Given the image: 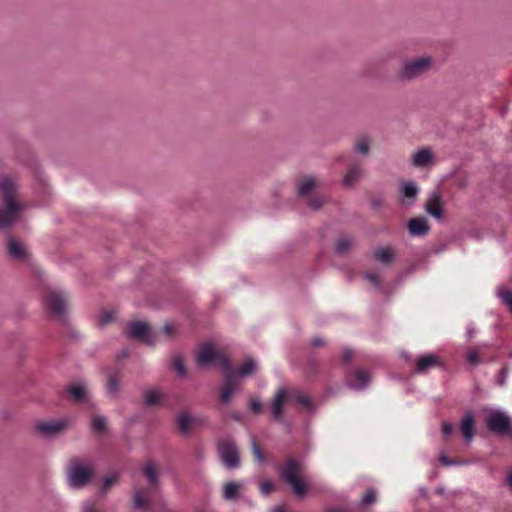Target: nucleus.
Here are the masks:
<instances>
[{
  "label": "nucleus",
  "instance_id": "obj_1",
  "mask_svg": "<svg viewBox=\"0 0 512 512\" xmlns=\"http://www.w3.org/2000/svg\"><path fill=\"white\" fill-rule=\"evenodd\" d=\"M17 181L7 175H0V230H9L20 219L26 206L19 199Z\"/></svg>",
  "mask_w": 512,
  "mask_h": 512
},
{
  "label": "nucleus",
  "instance_id": "obj_2",
  "mask_svg": "<svg viewBox=\"0 0 512 512\" xmlns=\"http://www.w3.org/2000/svg\"><path fill=\"white\" fill-rule=\"evenodd\" d=\"M434 59L430 55L411 58L401 63L395 73V80L399 83L411 82L432 70Z\"/></svg>",
  "mask_w": 512,
  "mask_h": 512
},
{
  "label": "nucleus",
  "instance_id": "obj_3",
  "mask_svg": "<svg viewBox=\"0 0 512 512\" xmlns=\"http://www.w3.org/2000/svg\"><path fill=\"white\" fill-rule=\"evenodd\" d=\"M94 475L93 463L89 460H82L79 457H72L67 468V481L72 488H83L89 484Z\"/></svg>",
  "mask_w": 512,
  "mask_h": 512
},
{
  "label": "nucleus",
  "instance_id": "obj_4",
  "mask_svg": "<svg viewBox=\"0 0 512 512\" xmlns=\"http://www.w3.org/2000/svg\"><path fill=\"white\" fill-rule=\"evenodd\" d=\"M487 430L495 436L512 439V419L501 410H491L486 418Z\"/></svg>",
  "mask_w": 512,
  "mask_h": 512
},
{
  "label": "nucleus",
  "instance_id": "obj_5",
  "mask_svg": "<svg viewBox=\"0 0 512 512\" xmlns=\"http://www.w3.org/2000/svg\"><path fill=\"white\" fill-rule=\"evenodd\" d=\"M125 334L128 338L137 340L150 347L155 346L157 342V337L151 331L150 325L144 321L128 322Z\"/></svg>",
  "mask_w": 512,
  "mask_h": 512
},
{
  "label": "nucleus",
  "instance_id": "obj_6",
  "mask_svg": "<svg viewBox=\"0 0 512 512\" xmlns=\"http://www.w3.org/2000/svg\"><path fill=\"white\" fill-rule=\"evenodd\" d=\"M70 426L71 421L67 418L40 420L35 423L34 430L42 437L52 439L64 433Z\"/></svg>",
  "mask_w": 512,
  "mask_h": 512
},
{
  "label": "nucleus",
  "instance_id": "obj_7",
  "mask_svg": "<svg viewBox=\"0 0 512 512\" xmlns=\"http://www.w3.org/2000/svg\"><path fill=\"white\" fill-rule=\"evenodd\" d=\"M217 449L220 459L226 468L235 469L240 466L239 450L233 440L225 439L220 441Z\"/></svg>",
  "mask_w": 512,
  "mask_h": 512
},
{
  "label": "nucleus",
  "instance_id": "obj_8",
  "mask_svg": "<svg viewBox=\"0 0 512 512\" xmlns=\"http://www.w3.org/2000/svg\"><path fill=\"white\" fill-rule=\"evenodd\" d=\"M6 254L15 261L28 262L31 259V254L26 246L13 236L7 238Z\"/></svg>",
  "mask_w": 512,
  "mask_h": 512
},
{
  "label": "nucleus",
  "instance_id": "obj_9",
  "mask_svg": "<svg viewBox=\"0 0 512 512\" xmlns=\"http://www.w3.org/2000/svg\"><path fill=\"white\" fill-rule=\"evenodd\" d=\"M219 351L210 342L201 344L199 352L195 357L196 364L199 368H208L217 360Z\"/></svg>",
  "mask_w": 512,
  "mask_h": 512
},
{
  "label": "nucleus",
  "instance_id": "obj_10",
  "mask_svg": "<svg viewBox=\"0 0 512 512\" xmlns=\"http://www.w3.org/2000/svg\"><path fill=\"white\" fill-rule=\"evenodd\" d=\"M288 400V388L281 387L270 402V414L273 421L283 420L284 403Z\"/></svg>",
  "mask_w": 512,
  "mask_h": 512
},
{
  "label": "nucleus",
  "instance_id": "obj_11",
  "mask_svg": "<svg viewBox=\"0 0 512 512\" xmlns=\"http://www.w3.org/2000/svg\"><path fill=\"white\" fill-rule=\"evenodd\" d=\"M444 201L441 193L437 190L431 192L428 200L424 205L425 211L435 219H442L444 215Z\"/></svg>",
  "mask_w": 512,
  "mask_h": 512
},
{
  "label": "nucleus",
  "instance_id": "obj_12",
  "mask_svg": "<svg viewBox=\"0 0 512 512\" xmlns=\"http://www.w3.org/2000/svg\"><path fill=\"white\" fill-rule=\"evenodd\" d=\"M46 304L48 309L59 317H64L67 312V304L64 296L55 291H51L46 295Z\"/></svg>",
  "mask_w": 512,
  "mask_h": 512
},
{
  "label": "nucleus",
  "instance_id": "obj_13",
  "mask_svg": "<svg viewBox=\"0 0 512 512\" xmlns=\"http://www.w3.org/2000/svg\"><path fill=\"white\" fill-rule=\"evenodd\" d=\"M399 193L401 203L405 206H412L416 202L419 188L414 181L402 182Z\"/></svg>",
  "mask_w": 512,
  "mask_h": 512
},
{
  "label": "nucleus",
  "instance_id": "obj_14",
  "mask_svg": "<svg viewBox=\"0 0 512 512\" xmlns=\"http://www.w3.org/2000/svg\"><path fill=\"white\" fill-rule=\"evenodd\" d=\"M309 484L304 476H294L290 465V489L298 500H303L309 492Z\"/></svg>",
  "mask_w": 512,
  "mask_h": 512
},
{
  "label": "nucleus",
  "instance_id": "obj_15",
  "mask_svg": "<svg viewBox=\"0 0 512 512\" xmlns=\"http://www.w3.org/2000/svg\"><path fill=\"white\" fill-rule=\"evenodd\" d=\"M407 229L412 237L425 236L430 231L428 220L424 216L413 217L407 222Z\"/></svg>",
  "mask_w": 512,
  "mask_h": 512
},
{
  "label": "nucleus",
  "instance_id": "obj_16",
  "mask_svg": "<svg viewBox=\"0 0 512 512\" xmlns=\"http://www.w3.org/2000/svg\"><path fill=\"white\" fill-rule=\"evenodd\" d=\"M316 178L312 175L305 176L303 179L296 182V193L299 198L305 199L312 195L313 190L317 188Z\"/></svg>",
  "mask_w": 512,
  "mask_h": 512
},
{
  "label": "nucleus",
  "instance_id": "obj_17",
  "mask_svg": "<svg viewBox=\"0 0 512 512\" xmlns=\"http://www.w3.org/2000/svg\"><path fill=\"white\" fill-rule=\"evenodd\" d=\"M460 430L466 443H470L476 431L475 417L472 411H467L465 413L461 420Z\"/></svg>",
  "mask_w": 512,
  "mask_h": 512
},
{
  "label": "nucleus",
  "instance_id": "obj_18",
  "mask_svg": "<svg viewBox=\"0 0 512 512\" xmlns=\"http://www.w3.org/2000/svg\"><path fill=\"white\" fill-rule=\"evenodd\" d=\"M443 366L441 358L436 354H425L417 359L415 373H424L431 367Z\"/></svg>",
  "mask_w": 512,
  "mask_h": 512
},
{
  "label": "nucleus",
  "instance_id": "obj_19",
  "mask_svg": "<svg viewBox=\"0 0 512 512\" xmlns=\"http://www.w3.org/2000/svg\"><path fill=\"white\" fill-rule=\"evenodd\" d=\"M223 378L224 385L220 390L219 398L223 404H228L231 401L233 394L238 390V385L236 383V376H227Z\"/></svg>",
  "mask_w": 512,
  "mask_h": 512
},
{
  "label": "nucleus",
  "instance_id": "obj_20",
  "mask_svg": "<svg viewBox=\"0 0 512 512\" xmlns=\"http://www.w3.org/2000/svg\"><path fill=\"white\" fill-rule=\"evenodd\" d=\"M293 400L309 413H314L316 411V405L311 397L307 394L301 393L299 390H290V403Z\"/></svg>",
  "mask_w": 512,
  "mask_h": 512
},
{
  "label": "nucleus",
  "instance_id": "obj_21",
  "mask_svg": "<svg viewBox=\"0 0 512 512\" xmlns=\"http://www.w3.org/2000/svg\"><path fill=\"white\" fill-rule=\"evenodd\" d=\"M122 374L117 371H109L107 374V391L112 398H118L121 389Z\"/></svg>",
  "mask_w": 512,
  "mask_h": 512
},
{
  "label": "nucleus",
  "instance_id": "obj_22",
  "mask_svg": "<svg viewBox=\"0 0 512 512\" xmlns=\"http://www.w3.org/2000/svg\"><path fill=\"white\" fill-rule=\"evenodd\" d=\"M434 162V155L430 148L419 149L412 159V164L415 167H426Z\"/></svg>",
  "mask_w": 512,
  "mask_h": 512
},
{
  "label": "nucleus",
  "instance_id": "obj_23",
  "mask_svg": "<svg viewBox=\"0 0 512 512\" xmlns=\"http://www.w3.org/2000/svg\"><path fill=\"white\" fill-rule=\"evenodd\" d=\"M66 392L69 393L72 400L75 403H86L88 402V393L86 388L80 384H72L68 385L65 388Z\"/></svg>",
  "mask_w": 512,
  "mask_h": 512
},
{
  "label": "nucleus",
  "instance_id": "obj_24",
  "mask_svg": "<svg viewBox=\"0 0 512 512\" xmlns=\"http://www.w3.org/2000/svg\"><path fill=\"white\" fill-rule=\"evenodd\" d=\"M306 205L312 210V211H319L321 210L327 203L330 201V197L328 195L324 194H312L305 198Z\"/></svg>",
  "mask_w": 512,
  "mask_h": 512
},
{
  "label": "nucleus",
  "instance_id": "obj_25",
  "mask_svg": "<svg viewBox=\"0 0 512 512\" xmlns=\"http://www.w3.org/2000/svg\"><path fill=\"white\" fill-rule=\"evenodd\" d=\"M373 256L376 261L382 264H389L394 260L395 253L391 246L377 247L374 250Z\"/></svg>",
  "mask_w": 512,
  "mask_h": 512
},
{
  "label": "nucleus",
  "instance_id": "obj_26",
  "mask_svg": "<svg viewBox=\"0 0 512 512\" xmlns=\"http://www.w3.org/2000/svg\"><path fill=\"white\" fill-rule=\"evenodd\" d=\"M143 475L148 480L149 484L153 488H158L160 481H159V472L156 467V465L153 462L148 463L143 469H142Z\"/></svg>",
  "mask_w": 512,
  "mask_h": 512
},
{
  "label": "nucleus",
  "instance_id": "obj_27",
  "mask_svg": "<svg viewBox=\"0 0 512 512\" xmlns=\"http://www.w3.org/2000/svg\"><path fill=\"white\" fill-rule=\"evenodd\" d=\"M361 175L362 169L360 166L357 164H351L343 178V184L347 187H350L360 179Z\"/></svg>",
  "mask_w": 512,
  "mask_h": 512
},
{
  "label": "nucleus",
  "instance_id": "obj_28",
  "mask_svg": "<svg viewBox=\"0 0 512 512\" xmlns=\"http://www.w3.org/2000/svg\"><path fill=\"white\" fill-rule=\"evenodd\" d=\"M236 372L237 378H246L257 372V363L253 358H248Z\"/></svg>",
  "mask_w": 512,
  "mask_h": 512
},
{
  "label": "nucleus",
  "instance_id": "obj_29",
  "mask_svg": "<svg viewBox=\"0 0 512 512\" xmlns=\"http://www.w3.org/2000/svg\"><path fill=\"white\" fill-rule=\"evenodd\" d=\"M143 397L147 407H155L161 404L163 395L155 389H147L143 392Z\"/></svg>",
  "mask_w": 512,
  "mask_h": 512
},
{
  "label": "nucleus",
  "instance_id": "obj_30",
  "mask_svg": "<svg viewBox=\"0 0 512 512\" xmlns=\"http://www.w3.org/2000/svg\"><path fill=\"white\" fill-rule=\"evenodd\" d=\"M197 421L187 412H182L177 416V425L182 434L187 435L191 431V423Z\"/></svg>",
  "mask_w": 512,
  "mask_h": 512
},
{
  "label": "nucleus",
  "instance_id": "obj_31",
  "mask_svg": "<svg viewBox=\"0 0 512 512\" xmlns=\"http://www.w3.org/2000/svg\"><path fill=\"white\" fill-rule=\"evenodd\" d=\"M354 152L361 155H368L370 152V138L367 135L358 137L354 145Z\"/></svg>",
  "mask_w": 512,
  "mask_h": 512
},
{
  "label": "nucleus",
  "instance_id": "obj_32",
  "mask_svg": "<svg viewBox=\"0 0 512 512\" xmlns=\"http://www.w3.org/2000/svg\"><path fill=\"white\" fill-rule=\"evenodd\" d=\"M216 361H218L222 367L223 377L236 376V372L232 369L230 359L226 355L220 352Z\"/></svg>",
  "mask_w": 512,
  "mask_h": 512
},
{
  "label": "nucleus",
  "instance_id": "obj_33",
  "mask_svg": "<svg viewBox=\"0 0 512 512\" xmlns=\"http://www.w3.org/2000/svg\"><path fill=\"white\" fill-rule=\"evenodd\" d=\"M354 378L358 381V383L355 386V389L357 390L365 389L370 383V376L363 369L356 370L354 372Z\"/></svg>",
  "mask_w": 512,
  "mask_h": 512
},
{
  "label": "nucleus",
  "instance_id": "obj_34",
  "mask_svg": "<svg viewBox=\"0 0 512 512\" xmlns=\"http://www.w3.org/2000/svg\"><path fill=\"white\" fill-rule=\"evenodd\" d=\"M171 368L175 370L180 377H187V370L184 364V358L180 354H175L173 356Z\"/></svg>",
  "mask_w": 512,
  "mask_h": 512
},
{
  "label": "nucleus",
  "instance_id": "obj_35",
  "mask_svg": "<svg viewBox=\"0 0 512 512\" xmlns=\"http://www.w3.org/2000/svg\"><path fill=\"white\" fill-rule=\"evenodd\" d=\"M133 505L139 509H150V502L144 497V492L139 489L133 495Z\"/></svg>",
  "mask_w": 512,
  "mask_h": 512
},
{
  "label": "nucleus",
  "instance_id": "obj_36",
  "mask_svg": "<svg viewBox=\"0 0 512 512\" xmlns=\"http://www.w3.org/2000/svg\"><path fill=\"white\" fill-rule=\"evenodd\" d=\"M352 246V240L348 237H341L335 245V253L337 255H345L349 252Z\"/></svg>",
  "mask_w": 512,
  "mask_h": 512
},
{
  "label": "nucleus",
  "instance_id": "obj_37",
  "mask_svg": "<svg viewBox=\"0 0 512 512\" xmlns=\"http://www.w3.org/2000/svg\"><path fill=\"white\" fill-rule=\"evenodd\" d=\"M240 486L236 482H228L224 485L223 496L227 500H231L237 497Z\"/></svg>",
  "mask_w": 512,
  "mask_h": 512
},
{
  "label": "nucleus",
  "instance_id": "obj_38",
  "mask_svg": "<svg viewBox=\"0 0 512 512\" xmlns=\"http://www.w3.org/2000/svg\"><path fill=\"white\" fill-rule=\"evenodd\" d=\"M91 428L97 433H103L106 430V419L104 416L96 415L92 418Z\"/></svg>",
  "mask_w": 512,
  "mask_h": 512
},
{
  "label": "nucleus",
  "instance_id": "obj_39",
  "mask_svg": "<svg viewBox=\"0 0 512 512\" xmlns=\"http://www.w3.org/2000/svg\"><path fill=\"white\" fill-rule=\"evenodd\" d=\"M497 295L502 299L503 303L509 308L512 313V291L506 289H499Z\"/></svg>",
  "mask_w": 512,
  "mask_h": 512
},
{
  "label": "nucleus",
  "instance_id": "obj_40",
  "mask_svg": "<svg viewBox=\"0 0 512 512\" xmlns=\"http://www.w3.org/2000/svg\"><path fill=\"white\" fill-rule=\"evenodd\" d=\"M115 320V312L112 310L104 311L100 314L98 323L100 326H106Z\"/></svg>",
  "mask_w": 512,
  "mask_h": 512
},
{
  "label": "nucleus",
  "instance_id": "obj_41",
  "mask_svg": "<svg viewBox=\"0 0 512 512\" xmlns=\"http://www.w3.org/2000/svg\"><path fill=\"white\" fill-rule=\"evenodd\" d=\"M251 448H252V453H253L255 459L257 460V462L259 464H263L264 460H265V456H264V453L262 452L260 446L258 445L256 439L252 440Z\"/></svg>",
  "mask_w": 512,
  "mask_h": 512
},
{
  "label": "nucleus",
  "instance_id": "obj_42",
  "mask_svg": "<svg viewBox=\"0 0 512 512\" xmlns=\"http://www.w3.org/2000/svg\"><path fill=\"white\" fill-rule=\"evenodd\" d=\"M117 481H118V475L117 474L105 477L104 480H103L101 491L103 493H106Z\"/></svg>",
  "mask_w": 512,
  "mask_h": 512
},
{
  "label": "nucleus",
  "instance_id": "obj_43",
  "mask_svg": "<svg viewBox=\"0 0 512 512\" xmlns=\"http://www.w3.org/2000/svg\"><path fill=\"white\" fill-rule=\"evenodd\" d=\"M376 501V491L374 489H368L363 495L361 502L363 505H371Z\"/></svg>",
  "mask_w": 512,
  "mask_h": 512
},
{
  "label": "nucleus",
  "instance_id": "obj_44",
  "mask_svg": "<svg viewBox=\"0 0 512 512\" xmlns=\"http://www.w3.org/2000/svg\"><path fill=\"white\" fill-rule=\"evenodd\" d=\"M275 490V485L273 482L267 480L263 481L260 484V491L263 495L268 496Z\"/></svg>",
  "mask_w": 512,
  "mask_h": 512
},
{
  "label": "nucleus",
  "instance_id": "obj_45",
  "mask_svg": "<svg viewBox=\"0 0 512 512\" xmlns=\"http://www.w3.org/2000/svg\"><path fill=\"white\" fill-rule=\"evenodd\" d=\"M439 461L444 466H454L462 463L461 461L449 458L445 453L440 454Z\"/></svg>",
  "mask_w": 512,
  "mask_h": 512
},
{
  "label": "nucleus",
  "instance_id": "obj_46",
  "mask_svg": "<svg viewBox=\"0 0 512 512\" xmlns=\"http://www.w3.org/2000/svg\"><path fill=\"white\" fill-rule=\"evenodd\" d=\"M291 463H292L293 475L298 476V477L303 476L302 475L303 465L299 461L290 457V464Z\"/></svg>",
  "mask_w": 512,
  "mask_h": 512
},
{
  "label": "nucleus",
  "instance_id": "obj_47",
  "mask_svg": "<svg viewBox=\"0 0 512 512\" xmlns=\"http://www.w3.org/2000/svg\"><path fill=\"white\" fill-rule=\"evenodd\" d=\"M507 376H508V368L506 366L502 367L501 370L499 371V374L497 376V384L499 386H503L506 382V379H507Z\"/></svg>",
  "mask_w": 512,
  "mask_h": 512
},
{
  "label": "nucleus",
  "instance_id": "obj_48",
  "mask_svg": "<svg viewBox=\"0 0 512 512\" xmlns=\"http://www.w3.org/2000/svg\"><path fill=\"white\" fill-rule=\"evenodd\" d=\"M453 430H454V426L452 423L444 421L441 424V431H442L444 438H447L448 436H450L452 434Z\"/></svg>",
  "mask_w": 512,
  "mask_h": 512
},
{
  "label": "nucleus",
  "instance_id": "obj_49",
  "mask_svg": "<svg viewBox=\"0 0 512 512\" xmlns=\"http://www.w3.org/2000/svg\"><path fill=\"white\" fill-rule=\"evenodd\" d=\"M250 408L253 413L260 414L263 411V405L261 401L257 399H252L250 402Z\"/></svg>",
  "mask_w": 512,
  "mask_h": 512
},
{
  "label": "nucleus",
  "instance_id": "obj_50",
  "mask_svg": "<svg viewBox=\"0 0 512 512\" xmlns=\"http://www.w3.org/2000/svg\"><path fill=\"white\" fill-rule=\"evenodd\" d=\"M364 278L369 280L371 282L372 285H374L375 287L377 288H380L381 286V283H380V280L378 278V276L374 273H365L364 274Z\"/></svg>",
  "mask_w": 512,
  "mask_h": 512
},
{
  "label": "nucleus",
  "instance_id": "obj_51",
  "mask_svg": "<svg viewBox=\"0 0 512 512\" xmlns=\"http://www.w3.org/2000/svg\"><path fill=\"white\" fill-rule=\"evenodd\" d=\"M468 361L472 364V365H478L480 364L481 362V358L480 356L478 355L477 352L475 351H470L469 354H468Z\"/></svg>",
  "mask_w": 512,
  "mask_h": 512
},
{
  "label": "nucleus",
  "instance_id": "obj_52",
  "mask_svg": "<svg viewBox=\"0 0 512 512\" xmlns=\"http://www.w3.org/2000/svg\"><path fill=\"white\" fill-rule=\"evenodd\" d=\"M383 203L384 200L380 196H374L370 200V204L373 209H379L380 207H382Z\"/></svg>",
  "mask_w": 512,
  "mask_h": 512
},
{
  "label": "nucleus",
  "instance_id": "obj_53",
  "mask_svg": "<svg viewBox=\"0 0 512 512\" xmlns=\"http://www.w3.org/2000/svg\"><path fill=\"white\" fill-rule=\"evenodd\" d=\"M280 477L286 483H288V460H286L280 468Z\"/></svg>",
  "mask_w": 512,
  "mask_h": 512
},
{
  "label": "nucleus",
  "instance_id": "obj_54",
  "mask_svg": "<svg viewBox=\"0 0 512 512\" xmlns=\"http://www.w3.org/2000/svg\"><path fill=\"white\" fill-rule=\"evenodd\" d=\"M353 357V350L350 348H346L343 351V362L349 363Z\"/></svg>",
  "mask_w": 512,
  "mask_h": 512
},
{
  "label": "nucleus",
  "instance_id": "obj_55",
  "mask_svg": "<svg viewBox=\"0 0 512 512\" xmlns=\"http://www.w3.org/2000/svg\"><path fill=\"white\" fill-rule=\"evenodd\" d=\"M163 333L168 336V337H172V334H173V325L170 324V323H166L164 326H163Z\"/></svg>",
  "mask_w": 512,
  "mask_h": 512
},
{
  "label": "nucleus",
  "instance_id": "obj_56",
  "mask_svg": "<svg viewBox=\"0 0 512 512\" xmlns=\"http://www.w3.org/2000/svg\"><path fill=\"white\" fill-rule=\"evenodd\" d=\"M311 345L313 347L324 346L325 345V341L322 338H320V337H315V338L312 339Z\"/></svg>",
  "mask_w": 512,
  "mask_h": 512
},
{
  "label": "nucleus",
  "instance_id": "obj_57",
  "mask_svg": "<svg viewBox=\"0 0 512 512\" xmlns=\"http://www.w3.org/2000/svg\"><path fill=\"white\" fill-rule=\"evenodd\" d=\"M82 512H97L94 504L86 503L83 507Z\"/></svg>",
  "mask_w": 512,
  "mask_h": 512
},
{
  "label": "nucleus",
  "instance_id": "obj_58",
  "mask_svg": "<svg viewBox=\"0 0 512 512\" xmlns=\"http://www.w3.org/2000/svg\"><path fill=\"white\" fill-rule=\"evenodd\" d=\"M271 512H287L284 505L275 506L271 509Z\"/></svg>",
  "mask_w": 512,
  "mask_h": 512
},
{
  "label": "nucleus",
  "instance_id": "obj_59",
  "mask_svg": "<svg viewBox=\"0 0 512 512\" xmlns=\"http://www.w3.org/2000/svg\"><path fill=\"white\" fill-rule=\"evenodd\" d=\"M506 483L512 491V470L509 472L507 476Z\"/></svg>",
  "mask_w": 512,
  "mask_h": 512
},
{
  "label": "nucleus",
  "instance_id": "obj_60",
  "mask_svg": "<svg viewBox=\"0 0 512 512\" xmlns=\"http://www.w3.org/2000/svg\"><path fill=\"white\" fill-rule=\"evenodd\" d=\"M129 355V352L127 350H123L121 351V353L117 356V360H120L121 358H126L128 357Z\"/></svg>",
  "mask_w": 512,
  "mask_h": 512
},
{
  "label": "nucleus",
  "instance_id": "obj_61",
  "mask_svg": "<svg viewBox=\"0 0 512 512\" xmlns=\"http://www.w3.org/2000/svg\"><path fill=\"white\" fill-rule=\"evenodd\" d=\"M435 492H436L437 494H441V495H442V494H444L445 489H444L443 487H438V488L435 490Z\"/></svg>",
  "mask_w": 512,
  "mask_h": 512
},
{
  "label": "nucleus",
  "instance_id": "obj_62",
  "mask_svg": "<svg viewBox=\"0 0 512 512\" xmlns=\"http://www.w3.org/2000/svg\"><path fill=\"white\" fill-rule=\"evenodd\" d=\"M310 365H311V367L314 369V368H316V367H317V365H318V364H317V361H316V360H311V361H310Z\"/></svg>",
  "mask_w": 512,
  "mask_h": 512
},
{
  "label": "nucleus",
  "instance_id": "obj_63",
  "mask_svg": "<svg viewBox=\"0 0 512 512\" xmlns=\"http://www.w3.org/2000/svg\"><path fill=\"white\" fill-rule=\"evenodd\" d=\"M327 512H343V510L339 509V508H334V509L328 510Z\"/></svg>",
  "mask_w": 512,
  "mask_h": 512
},
{
  "label": "nucleus",
  "instance_id": "obj_64",
  "mask_svg": "<svg viewBox=\"0 0 512 512\" xmlns=\"http://www.w3.org/2000/svg\"><path fill=\"white\" fill-rule=\"evenodd\" d=\"M421 494L426 497L427 496V490L425 488L421 489Z\"/></svg>",
  "mask_w": 512,
  "mask_h": 512
}]
</instances>
